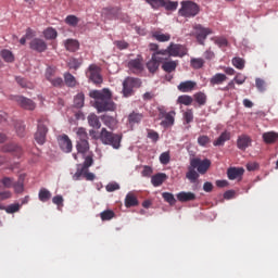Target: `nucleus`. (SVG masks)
<instances>
[{
    "label": "nucleus",
    "instance_id": "1a4fd4ad",
    "mask_svg": "<svg viewBox=\"0 0 278 278\" xmlns=\"http://www.w3.org/2000/svg\"><path fill=\"white\" fill-rule=\"evenodd\" d=\"M210 34H212V29L205 28L201 24L194 26V36L200 45H204Z\"/></svg>",
    "mask_w": 278,
    "mask_h": 278
},
{
    "label": "nucleus",
    "instance_id": "680f3d73",
    "mask_svg": "<svg viewBox=\"0 0 278 278\" xmlns=\"http://www.w3.org/2000/svg\"><path fill=\"white\" fill-rule=\"evenodd\" d=\"M115 47H117V49H119V51H123L125 49H129V43L125 40H117L114 41Z\"/></svg>",
    "mask_w": 278,
    "mask_h": 278
},
{
    "label": "nucleus",
    "instance_id": "e2e57ef3",
    "mask_svg": "<svg viewBox=\"0 0 278 278\" xmlns=\"http://www.w3.org/2000/svg\"><path fill=\"white\" fill-rule=\"evenodd\" d=\"M160 162L161 164H168L170 162V154L168 152H163L161 155H160Z\"/></svg>",
    "mask_w": 278,
    "mask_h": 278
},
{
    "label": "nucleus",
    "instance_id": "2f4dec72",
    "mask_svg": "<svg viewBox=\"0 0 278 278\" xmlns=\"http://www.w3.org/2000/svg\"><path fill=\"white\" fill-rule=\"evenodd\" d=\"M65 49L72 53H75V51L79 50V41L75 39H67L65 41Z\"/></svg>",
    "mask_w": 278,
    "mask_h": 278
},
{
    "label": "nucleus",
    "instance_id": "052dcab7",
    "mask_svg": "<svg viewBox=\"0 0 278 278\" xmlns=\"http://www.w3.org/2000/svg\"><path fill=\"white\" fill-rule=\"evenodd\" d=\"M21 210V204L15 203L7 206L5 212L7 214H15V212H18Z\"/></svg>",
    "mask_w": 278,
    "mask_h": 278
},
{
    "label": "nucleus",
    "instance_id": "bb28decb",
    "mask_svg": "<svg viewBox=\"0 0 278 278\" xmlns=\"http://www.w3.org/2000/svg\"><path fill=\"white\" fill-rule=\"evenodd\" d=\"M142 55H138L128 62V68H135L136 71H142Z\"/></svg>",
    "mask_w": 278,
    "mask_h": 278
},
{
    "label": "nucleus",
    "instance_id": "e433bc0d",
    "mask_svg": "<svg viewBox=\"0 0 278 278\" xmlns=\"http://www.w3.org/2000/svg\"><path fill=\"white\" fill-rule=\"evenodd\" d=\"M126 207H136L138 205V198L134 193H128L125 198Z\"/></svg>",
    "mask_w": 278,
    "mask_h": 278
},
{
    "label": "nucleus",
    "instance_id": "ea45409f",
    "mask_svg": "<svg viewBox=\"0 0 278 278\" xmlns=\"http://www.w3.org/2000/svg\"><path fill=\"white\" fill-rule=\"evenodd\" d=\"M81 64H83V60L81 59L70 58L67 60L68 68H72L74 71H77V68H79V66H81Z\"/></svg>",
    "mask_w": 278,
    "mask_h": 278
},
{
    "label": "nucleus",
    "instance_id": "4c0bfd02",
    "mask_svg": "<svg viewBox=\"0 0 278 278\" xmlns=\"http://www.w3.org/2000/svg\"><path fill=\"white\" fill-rule=\"evenodd\" d=\"M162 8H165V10H167L168 12H175V10H177V8H179V2L170 1V0H163Z\"/></svg>",
    "mask_w": 278,
    "mask_h": 278
},
{
    "label": "nucleus",
    "instance_id": "393cba45",
    "mask_svg": "<svg viewBox=\"0 0 278 278\" xmlns=\"http://www.w3.org/2000/svg\"><path fill=\"white\" fill-rule=\"evenodd\" d=\"M76 150L78 151V153H81L83 155L88 153V151H90V142L85 140H77Z\"/></svg>",
    "mask_w": 278,
    "mask_h": 278
},
{
    "label": "nucleus",
    "instance_id": "423d86ee",
    "mask_svg": "<svg viewBox=\"0 0 278 278\" xmlns=\"http://www.w3.org/2000/svg\"><path fill=\"white\" fill-rule=\"evenodd\" d=\"M142 81L139 78L128 77L123 81V94L124 97H132L134 88H140Z\"/></svg>",
    "mask_w": 278,
    "mask_h": 278
},
{
    "label": "nucleus",
    "instance_id": "de8ad7c7",
    "mask_svg": "<svg viewBox=\"0 0 278 278\" xmlns=\"http://www.w3.org/2000/svg\"><path fill=\"white\" fill-rule=\"evenodd\" d=\"M0 54L4 62H14V54L12 53V51L2 50Z\"/></svg>",
    "mask_w": 278,
    "mask_h": 278
},
{
    "label": "nucleus",
    "instance_id": "09e8293b",
    "mask_svg": "<svg viewBox=\"0 0 278 278\" xmlns=\"http://www.w3.org/2000/svg\"><path fill=\"white\" fill-rule=\"evenodd\" d=\"M64 77L66 86H68L70 88H74V86L77 84V81L75 80V76L71 73H66Z\"/></svg>",
    "mask_w": 278,
    "mask_h": 278
},
{
    "label": "nucleus",
    "instance_id": "473e14b6",
    "mask_svg": "<svg viewBox=\"0 0 278 278\" xmlns=\"http://www.w3.org/2000/svg\"><path fill=\"white\" fill-rule=\"evenodd\" d=\"M164 59L165 60H163L162 62L163 71H175V68H177V65L179 64L178 61H170V60H167L166 58Z\"/></svg>",
    "mask_w": 278,
    "mask_h": 278
},
{
    "label": "nucleus",
    "instance_id": "774afa93",
    "mask_svg": "<svg viewBox=\"0 0 278 278\" xmlns=\"http://www.w3.org/2000/svg\"><path fill=\"white\" fill-rule=\"evenodd\" d=\"M148 138H150L152 142H157V140H160V135L154 130H149Z\"/></svg>",
    "mask_w": 278,
    "mask_h": 278
},
{
    "label": "nucleus",
    "instance_id": "bf43d9fd",
    "mask_svg": "<svg viewBox=\"0 0 278 278\" xmlns=\"http://www.w3.org/2000/svg\"><path fill=\"white\" fill-rule=\"evenodd\" d=\"M1 184L4 188H14V178L4 177L1 179Z\"/></svg>",
    "mask_w": 278,
    "mask_h": 278
},
{
    "label": "nucleus",
    "instance_id": "9d476101",
    "mask_svg": "<svg viewBox=\"0 0 278 278\" xmlns=\"http://www.w3.org/2000/svg\"><path fill=\"white\" fill-rule=\"evenodd\" d=\"M13 101H16L17 105H20V108H23V110H29L30 112L36 110V104L29 98L23 96H14Z\"/></svg>",
    "mask_w": 278,
    "mask_h": 278
},
{
    "label": "nucleus",
    "instance_id": "39448f33",
    "mask_svg": "<svg viewBox=\"0 0 278 278\" xmlns=\"http://www.w3.org/2000/svg\"><path fill=\"white\" fill-rule=\"evenodd\" d=\"M159 119L162 121L161 127H164V129L173 127V125H175V111L166 112V110H164V106H160Z\"/></svg>",
    "mask_w": 278,
    "mask_h": 278
},
{
    "label": "nucleus",
    "instance_id": "37998d69",
    "mask_svg": "<svg viewBox=\"0 0 278 278\" xmlns=\"http://www.w3.org/2000/svg\"><path fill=\"white\" fill-rule=\"evenodd\" d=\"M146 3H148L152 10H160V8L164 5V0H146Z\"/></svg>",
    "mask_w": 278,
    "mask_h": 278
},
{
    "label": "nucleus",
    "instance_id": "58836bf2",
    "mask_svg": "<svg viewBox=\"0 0 278 278\" xmlns=\"http://www.w3.org/2000/svg\"><path fill=\"white\" fill-rule=\"evenodd\" d=\"M142 118H144L142 113L132 112L128 115V123H130V125H136V123H140Z\"/></svg>",
    "mask_w": 278,
    "mask_h": 278
},
{
    "label": "nucleus",
    "instance_id": "0eeeda50",
    "mask_svg": "<svg viewBox=\"0 0 278 278\" xmlns=\"http://www.w3.org/2000/svg\"><path fill=\"white\" fill-rule=\"evenodd\" d=\"M190 164L193 168H197L200 175H205L207 170H210V166H212V161L210 159H204L203 161L199 157L191 159Z\"/></svg>",
    "mask_w": 278,
    "mask_h": 278
},
{
    "label": "nucleus",
    "instance_id": "c03bdc74",
    "mask_svg": "<svg viewBox=\"0 0 278 278\" xmlns=\"http://www.w3.org/2000/svg\"><path fill=\"white\" fill-rule=\"evenodd\" d=\"M192 101H194V99H192L191 96H179L178 97V103H180V105H192Z\"/></svg>",
    "mask_w": 278,
    "mask_h": 278
},
{
    "label": "nucleus",
    "instance_id": "5701e85b",
    "mask_svg": "<svg viewBox=\"0 0 278 278\" xmlns=\"http://www.w3.org/2000/svg\"><path fill=\"white\" fill-rule=\"evenodd\" d=\"M13 188H14V192H16V194H21L24 192V190H25V175L24 174L20 175V178L16 182H14Z\"/></svg>",
    "mask_w": 278,
    "mask_h": 278
},
{
    "label": "nucleus",
    "instance_id": "a19ab883",
    "mask_svg": "<svg viewBox=\"0 0 278 278\" xmlns=\"http://www.w3.org/2000/svg\"><path fill=\"white\" fill-rule=\"evenodd\" d=\"M51 199V191H49L48 189L41 188L39 190V201H41V203H47V201H49Z\"/></svg>",
    "mask_w": 278,
    "mask_h": 278
},
{
    "label": "nucleus",
    "instance_id": "338daca9",
    "mask_svg": "<svg viewBox=\"0 0 278 278\" xmlns=\"http://www.w3.org/2000/svg\"><path fill=\"white\" fill-rule=\"evenodd\" d=\"M153 55H157V58H170V52L168 51V47L165 50H159Z\"/></svg>",
    "mask_w": 278,
    "mask_h": 278
},
{
    "label": "nucleus",
    "instance_id": "6e6552de",
    "mask_svg": "<svg viewBox=\"0 0 278 278\" xmlns=\"http://www.w3.org/2000/svg\"><path fill=\"white\" fill-rule=\"evenodd\" d=\"M58 144L63 153H71L73 151V141L68 135H60L58 138Z\"/></svg>",
    "mask_w": 278,
    "mask_h": 278
},
{
    "label": "nucleus",
    "instance_id": "4d7b16f0",
    "mask_svg": "<svg viewBox=\"0 0 278 278\" xmlns=\"http://www.w3.org/2000/svg\"><path fill=\"white\" fill-rule=\"evenodd\" d=\"M232 65L235 66V68L242 71V68H244V60L242 58H238V56L233 58Z\"/></svg>",
    "mask_w": 278,
    "mask_h": 278
},
{
    "label": "nucleus",
    "instance_id": "aec40b11",
    "mask_svg": "<svg viewBox=\"0 0 278 278\" xmlns=\"http://www.w3.org/2000/svg\"><path fill=\"white\" fill-rule=\"evenodd\" d=\"M231 140V132L224 131L220 136L213 142L214 147H224L227 141Z\"/></svg>",
    "mask_w": 278,
    "mask_h": 278
},
{
    "label": "nucleus",
    "instance_id": "9b49d317",
    "mask_svg": "<svg viewBox=\"0 0 278 278\" xmlns=\"http://www.w3.org/2000/svg\"><path fill=\"white\" fill-rule=\"evenodd\" d=\"M168 52L169 56L172 55L173 58H184V55L188 54V49L179 43H170L168 46Z\"/></svg>",
    "mask_w": 278,
    "mask_h": 278
},
{
    "label": "nucleus",
    "instance_id": "8fccbe9b",
    "mask_svg": "<svg viewBox=\"0 0 278 278\" xmlns=\"http://www.w3.org/2000/svg\"><path fill=\"white\" fill-rule=\"evenodd\" d=\"M184 125H190V123L194 121V113L192 112V110H188L184 113Z\"/></svg>",
    "mask_w": 278,
    "mask_h": 278
},
{
    "label": "nucleus",
    "instance_id": "603ef678",
    "mask_svg": "<svg viewBox=\"0 0 278 278\" xmlns=\"http://www.w3.org/2000/svg\"><path fill=\"white\" fill-rule=\"evenodd\" d=\"M15 80L18 84V86H21L22 88H34L31 83L27 81L25 78H23L21 76H16Z\"/></svg>",
    "mask_w": 278,
    "mask_h": 278
},
{
    "label": "nucleus",
    "instance_id": "2eb2a0df",
    "mask_svg": "<svg viewBox=\"0 0 278 278\" xmlns=\"http://www.w3.org/2000/svg\"><path fill=\"white\" fill-rule=\"evenodd\" d=\"M242 175H244V168L242 167H230L227 169V177L230 181L238 179V177H242Z\"/></svg>",
    "mask_w": 278,
    "mask_h": 278
},
{
    "label": "nucleus",
    "instance_id": "a211bd4d",
    "mask_svg": "<svg viewBox=\"0 0 278 278\" xmlns=\"http://www.w3.org/2000/svg\"><path fill=\"white\" fill-rule=\"evenodd\" d=\"M3 153H15L16 155H21L23 153V148L16 143H9L2 147Z\"/></svg>",
    "mask_w": 278,
    "mask_h": 278
},
{
    "label": "nucleus",
    "instance_id": "c85d7f7f",
    "mask_svg": "<svg viewBox=\"0 0 278 278\" xmlns=\"http://www.w3.org/2000/svg\"><path fill=\"white\" fill-rule=\"evenodd\" d=\"M195 168L197 167H193L192 165H190L186 174L187 179H189L191 184H197V179H199V173H197Z\"/></svg>",
    "mask_w": 278,
    "mask_h": 278
},
{
    "label": "nucleus",
    "instance_id": "7ed1b4c3",
    "mask_svg": "<svg viewBox=\"0 0 278 278\" xmlns=\"http://www.w3.org/2000/svg\"><path fill=\"white\" fill-rule=\"evenodd\" d=\"M180 5L178 14L185 18H194L201 12V7L192 0L182 1Z\"/></svg>",
    "mask_w": 278,
    "mask_h": 278
},
{
    "label": "nucleus",
    "instance_id": "c756f323",
    "mask_svg": "<svg viewBox=\"0 0 278 278\" xmlns=\"http://www.w3.org/2000/svg\"><path fill=\"white\" fill-rule=\"evenodd\" d=\"M224 81H227V75L218 73L211 78L210 84L211 86H220Z\"/></svg>",
    "mask_w": 278,
    "mask_h": 278
},
{
    "label": "nucleus",
    "instance_id": "4468645a",
    "mask_svg": "<svg viewBox=\"0 0 278 278\" xmlns=\"http://www.w3.org/2000/svg\"><path fill=\"white\" fill-rule=\"evenodd\" d=\"M166 60L164 56H157L152 54V59L147 63V68L150 71H157L160 64Z\"/></svg>",
    "mask_w": 278,
    "mask_h": 278
},
{
    "label": "nucleus",
    "instance_id": "3c124183",
    "mask_svg": "<svg viewBox=\"0 0 278 278\" xmlns=\"http://www.w3.org/2000/svg\"><path fill=\"white\" fill-rule=\"evenodd\" d=\"M84 101H85V96H84V93H78V94L74 98V106L77 108L78 110L81 109V106L84 105Z\"/></svg>",
    "mask_w": 278,
    "mask_h": 278
},
{
    "label": "nucleus",
    "instance_id": "f8f14e48",
    "mask_svg": "<svg viewBox=\"0 0 278 278\" xmlns=\"http://www.w3.org/2000/svg\"><path fill=\"white\" fill-rule=\"evenodd\" d=\"M29 47L33 51H37V53H45L47 42L40 38H35L30 41Z\"/></svg>",
    "mask_w": 278,
    "mask_h": 278
},
{
    "label": "nucleus",
    "instance_id": "a18cd8bd",
    "mask_svg": "<svg viewBox=\"0 0 278 278\" xmlns=\"http://www.w3.org/2000/svg\"><path fill=\"white\" fill-rule=\"evenodd\" d=\"M116 214L112 210H106L100 213V218L101 220H112Z\"/></svg>",
    "mask_w": 278,
    "mask_h": 278
},
{
    "label": "nucleus",
    "instance_id": "cd10ccee",
    "mask_svg": "<svg viewBox=\"0 0 278 278\" xmlns=\"http://www.w3.org/2000/svg\"><path fill=\"white\" fill-rule=\"evenodd\" d=\"M87 119L90 127H93V129H101V122L99 121V116H97V114H89Z\"/></svg>",
    "mask_w": 278,
    "mask_h": 278
},
{
    "label": "nucleus",
    "instance_id": "5fc2aeb1",
    "mask_svg": "<svg viewBox=\"0 0 278 278\" xmlns=\"http://www.w3.org/2000/svg\"><path fill=\"white\" fill-rule=\"evenodd\" d=\"M92 164H94V159H92V155H88L85 157V161L80 168H83L84 170H88V168H90Z\"/></svg>",
    "mask_w": 278,
    "mask_h": 278
},
{
    "label": "nucleus",
    "instance_id": "72a5a7b5",
    "mask_svg": "<svg viewBox=\"0 0 278 278\" xmlns=\"http://www.w3.org/2000/svg\"><path fill=\"white\" fill-rule=\"evenodd\" d=\"M43 38L46 40H55L58 38V30L53 27H48L43 30Z\"/></svg>",
    "mask_w": 278,
    "mask_h": 278
},
{
    "label": "nucleus",
    "instance_id": "412c9836",
    "mask_svg": "<svg viewBox=\"0 0 278 278\" xmlns=\"http://www.w3.org/2000/svg\"><path fill=\"white\" fill-rule=\"evenodd\" d=\"M197 87V83L192 80L182 81L178 85V90L180 92H192Z\"/></svg>",
    "mask_w": 278,
    "mask_h": 278
},
{
    "label": "nucleus",
    "instance_id": "7c9ffc66",
    "mask_svg": "<svg viewBox=\"0 0 278 278\" xmlns=\"http://www.w3.org/2000/svg\"><path fill=\"white\" fill-rule=\"evenodd\" d=\"M193 99L200 108H202V105H205V103H207V94H205L203 91H199L194 93Z\"/></svg>",
    "mask_w": 278,
    "mask_h": 278
},
{
    "label": "nucleus",
    "instance_id": "20e7f679",
    "mask_svg": "<svg viewBox=\"0 0 278 278\" xmlns=\"http://www.w3.org/2000/svg\"><path fill=\"white\" fill-rule=\"evenodd\" d=\"M49 121L38 119L37 131L35 132V141L37 144H45L47 142V134H49Z\"/></svg>",
    "mask_w": 278,
    "mask_h": 278
},
{
    "label": "nucleus",
    "instance_id": "864d4df0",
    "mask_svg": "<svg viewBox=\"0 0 278 278\" xmlns=\"http://www.w3.org/2000/svg\"><path fill=\"white\" fill-rule=\"evenodd\" d=\"M255 86L258 92H266V81L262 78L255 79Z\"/></svg>",
    "mask_w": 278,
    "mask_h": 278
},
{
    "label": "nucleus",
    "instance_id": "4be33fe9",
    "mask_svg": "<svg viewBox=\"0 0 278 278\" xmlns=\"http://www.w3.org/2000/svg\"><path fill=\"white\" fill-rule=\"evenodd\" d=\"M167 178H168V176H166V174L159 173V174H155L154 176H152L151 184H152V186H154V188H159V186H162V184H164V180Z\"/></svg>",
    "mask_w": 278,
    "mask_h": 278
},
{
    "label": "nucleus",
    "instance_id": "dca6fc26",
    "mask_svg": "<svg viewBox=\"0 0 278 278\" xmlns=\"http://www.w3.org/2000/svg\"><path fill=\"white\" fill-rule=\"evenodd\" d=\"M46 79H48V81H50V84L55 88L64 86V80L61 77H55L53 72H47Z\"/></svg>",
    "mask_w": 278,
    "mask_h": 278
},
{
    "label": "nucleus",
    "instance_id": "f257e3e1",
    "mask_svg": "<svg viewBox=\"0 0 278 278\" xmlns=\"http://www.w3.org/2000/svg\"><path fill=\"white\" fill-rule=\"evenodd\" d=\"M89 97L94 99L96 110L101 112H114L116 104L112 101V91L110 89L92 90L89 92Z\"/></svg>",
    "mask_w": 278,
    "mask_h": 278
},
{
    "label": "nucleus",
    "instance_id": "69168bd1",
    "mask_svg": "<svg viewBox=\"0 0 278 278\" xmlns=\"http://www.w3.org/2000/svg\"><path fill=\"white\" fill-rule=\"evenodd\" d=\"M215 45H218L219 47H227V45H229V41H227V38L225 37H217L215 38Z\"/></svg>",
    "mask_w": 278,
    "mask_h": 278
},
{
    "label": "nucleus",
    "instance_id": "ddd939ff",
    "mask_svg": "<svg viewBox=\"0 0 278 278\" xmlns=\"http://www.w3.org/2000/svg\"><path fill=\"white\" fill-rule=\"evenodd\" d=\"M253 139L249 137V135H241L237 139V147L240 151H247L249 147H251Z\"/></svg>",
    "mask_w": 278,
    "mask_h": 278
},
{
    "label": "nucleus",
    "instance_id": "f3484780",
    "mask_svg": "<svg viewBox=\"0 0 278 278\" xmlns=\"http://www.w3.org/2000/svg\"><path fill=\"white\" fill-rule=\"evenodd\" d=\"M101 121L105 127H109V129H116L118 126V121L115 117H112L110 115H102Z\"/></svg>",
    "mask_w": 278,
    "mask_h": 278
},
{
    "label": "nucleus",
    "instance_id": "a878e982",
    "mask_svg": "<svg viewBox=\"0 0 278 278\" xmlns=\"http://www.w3.org/2000/svg\"><path fill=\"white\" fill-rule=\"evenodd\" d=\"M263 140L265 144H275L278 140V134L275 131L265 132L263 134Z\"/></svg>",
    "mask_w": 278,
    "mask_h": 278
},
{
    "label": "nucleus",
    "instance_id": "6e6d98bb",
    "mask_svg": "<svg viewBox=\"0 0 278 278\" xmlns=\"http://www.w3.org/2000/svg\"><path fill=\"white\" fill-rule=\"evenodd\" d=\"M76 136H77L78 140L88 141V132L86 131V128H84V127H80L77 129Z\"/></svg>",
    "mask_w": 278,
    "mask_h": 278
},
{
    "label": "nucleus",
    "instance_id": "c9c22d12",
    "mask_svg": "<svg viewBox=\"0 0 278 278\" xmlns=\"http://www.w3.org/2000/svg\"><path fill=\"white\" fill-rule=\"evenodd\" d=\"M152 36L159 42H168V40H170V34H164V33L157 31V30L152 33Z\"/></svg>",
    "mask_w": 278,
    "mask_h": 278
},
{
    "label": "nucleus",
    "instance_id": "6ab92c4d",
    "mask_svg": "<svg viewBox=\"0 0 278 278\" xmlns=\"http://www.w3.org/2000/svg\"><path fill=\"white\" fill-rule=\"evenodd\" d=\"M177 199L180 201V203H188V201H195L197 200V194L192 192H186L181 191L176 194Z\"/></svg>",
    "mask_w": 278,
    "mask_h": 278
},
{
    "label": "nucleus",
    "instance_id": "0e129e2a",
    "mask_svg": "<svg viewBox=\"0 0 278 278\" xmlns=\"http://www.w3.org/2000/svg\"><path fill=\"white\" fill-rule=\"evenodd\" d=\"M198 144H200V147H205L207 144H210V137L203 135V136H200L198 138Z\"/></svg>",
    "mask_w": 278,
    "mask_h": 278
},
{
    "label": "nucleus",
    "instance_id": "49530a36",
    "mask_svg": "<svg viewBox=\"0 0 278 278\" xmlns=\"http://www.w3.org/2000/svg\"><path fill=\"white\" fill-rule=\"evenodd\" d=\"M162 197L166 203H169L170 205H175L177 203V200L175 199V195L170 192H163Z\"/></svg>",
    "mask_w": 278,
    "mask_h": 278
},
{
    "label": "nucleus",
    "instance_id": "79ce46f5",
    "mask_svg": "<svg viewBox=\"0 0 278 278\" xmlns=\"http://www.w3.org/2000/svg\"><path fill=\"white\" fill-rule=\"evenodd\" d=\"M65 23L71 27H77V25H79V17L75 15H67L65 18Z\"/></svg>",
    "mask_w": 278,
    "mask_h": 278
},
{
    "label": "nucleus",
    "instance_id": "13d9d810",
    "mask_svg": "<svg viewBox=\"0 0 278 278\" xmlns=\"http://www.w3.org/2000/svg\"><path fill=\"white\" fill-rule=\"evenodd\" d=\"M204 64H205V61L203 59H192L191 60L192 68H195V70L203 68Z\"/></svg>",
    "mask_w": 278,
    "mask_h": 278
},
{
    "label": "nucleus",
    "instance_id": "f704fd0d",
    "mask_svg": "<svg viewBox=\"0 0 278 278\" xmlns=\"http://www.w3.org/2000/svg\"><path fill=\"white\" fill-rule=\"evenodd\" d=\"M89 79L92 81V84H96V86H99V84H103V76L98 71H92L89 74Z\"/></svg>",
    "mask_w": 278,
    "mask_h": 278
},
{
    "label": "nucleus",
    "instance_id": "b1692460",
    "mask_svg": "<svg viewBox=\"0 0 278 278\" xmlns=\"http://www.w3.org/2000/svg\"><path fill=\"white\" fill-rule=\"evenodd\" d=\"M118 14V8H104L102 10V16H104V18H109V21H112V18H116Z\"/></svg>",
    "mask_w": 278,
    "mask_h": 278
},
{
    "label": "nucleus",
    "instance_id": "f03ea898",
    "mask_svg": "<svg viewBox=\"0 0 278 278\" xmlns=\"http://www.w3.org/2000/svg\"><path fill=\"white\" fill-rule=\"evenodd\" d=\"M100 141L102 144H108L113 149H121V142L123 141V135L114 134L108 128H102L100 131Z\"/></svg>",
    "mask_w": 278,
    "mask_h": 278
}]
</instances>
